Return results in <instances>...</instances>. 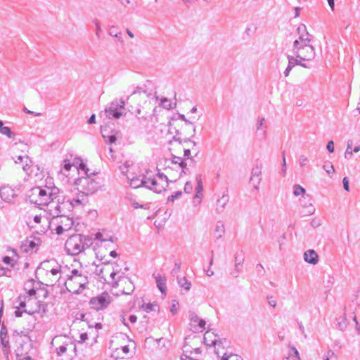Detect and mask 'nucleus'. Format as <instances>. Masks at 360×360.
Returning <instances> with one entry per match:
<instances>
[{"mask_svg":"<svg viewBox=\"0 0 360 360\" xmlns=\"http://www.w3.org/2000/svg\"><path fill=\"white\" fill-rule=\"evenodd\" d=\"M352 141H348L346 151L345 153V158L346 159H350L352 156Z\"/></svg>","mask_w":360,"mask_h":360,"instance_id":"nucleus-46","label":"nucleus"},{"mask_svg":"<svg viewBox=\"0 0 360 360\" xmlns=\"http://www.w3.org/2000/svg\"><path fill=\"white\" fill-rule=\"evenodd\" d=\"M130 166V164H129V161H126L124 163H123L122 165H120V169L121 171V172L126 175L127 176V175H129L128 174L129 172V167Z\"/></svg>","mask_w":360,"mask_h":360,"instance_id":"nucleus-51","label":"nucleus"},{"mask_svg":"<svg viewBox=\"0 0 360 360\" xmlns=\"http://www.w3.org/2000/svg\"><path fill=\"white\" fill-rule=\"evenodd\" d=\"M336 359L334 352L332 351L327 352L323 357V360H336Z\"/></svg>","mask_w":360,"mask_h":360,"instance_id":"nucleus-58","label":"nucleus"},{"mask_svg":"<svg viewBox=\"0 0 360 360\" xmlns=\"http://www.w3.org/2000/svg\"><path fill=\"white\" fill-rule=\"evenodd\" d=\"M44 226L40 231L45 233L49 229L51 232L56 233L57 235H62L63 233L70 230L73 226V220L72 218L65 215L58 216L53 219H43Z\"/></svg>","mask_w":360,"mask_h":360,"instance_id":"nucleus-5","label":"nucleus"},{"mask_svg":"<svg viewBox=\"0 0 360 360\" xmlns=\"http://www.w3.org/2000/svg\"><path fill=\"white\" fill-rule=\"evenodd\" d=\"M102 136H103V139H105V141L108 143H110V144H112V143H115L116 141V140H117V137L114 134L105 135L102 131Z\"/></svg>","mask_w":360,"mask_h":360,"instance_id":"nucleus-50","label":"nucleus"},{"mask_svg":"<svg viewBox=\"0 0 360 360\" xmlns=\"http://www.w3.org/2000/svg\"><path fill=\"white\" fill-rule=\"evenodd\" d=\"M196 191H198V193H201L202 192V181L200 176L196 178Z\"/></svg>","mask_w":360,"mask_h":360,"instance_id":"nucleus-57","label":"nucleus"},{"mask_svg":"<svg viewBox=\"0 0 360 360\" xmlns=\"http://www.w3.org/2000/svg\"><path fill=\"white\" fill-rule=\"evenodd\" d=\"M172 160L169 161V163L180 169L181 172H184V169L186 168V164L183 161L182 158L180 156H176L173 153H172Z\"/></svg>","mask_w":360,"mask_h":360,"instance_id":"nucleus-26","label":"nucleus"},{"mask_svg":"<svg viewBox=\"0 0 360 360\" xmlns=\"http://www.w3.org/2000/svg\"><path fill=\"white\" fill-rule=\"evenodd\" d=\"M289 352H288V356L290 359L292 360H300V354L297 351V349L294 347L289 345Z\"/></svg>","mask_w":360,"mask_h":360,"instance_id":"nucleus-35","label":"nucleus"},{"mask_svg":"<svg viewBox=\"0 0 360 360\" xmlns=\"http://www.w3.org/2000/svg\"><path fill=\"white\" fill-rule=\"evenodd\" d=\"M229 200V197L227 194L222 195V196L219 199L217 200L216 210L218 213H220L224 211Z\"/></svg>","mask_w":360,"mask_h":360,"instance_id":"nucleus-27","label":"nucleus"},{"mask_svg":"<svg viewBox=\"0 0 360 360\" xmlns=\"http://www.w3.org/2000/svg\"><path fill=\"white\" fill-rule=\"evenodd\" d=\"M33 301L31 298H27L26 297H19L18 299L15 301V315L16 317L22 316L23 311L25 307H29V303H32Z\"/></svg>","mask_w":360,"mask_h":360,"instance_id":"nucleus-15","label":"nucleus"},{"mask_svg":"<svg viewBox=\"0 0 360 360\" xmlns=\"http://www.w3.org/2000/svg\"><path fill=\"white\" fill-rule=\"evenodd\" d=\"M66 271H68L67 266H62L58 264V268L55 267L54 269H51L50 271L45 273L46 285H53L56 283H58L59 285H62Z\"/></svg>","mask_w":360,"mask_h":360,"instance_id":"nucleus-10","label":"nucleus"},{"mask_svg":"<svg viewBox=\"0 0 360 360\" xmlns=\"http://www.w3.org/2000/svg\"><path fill=\"white\" fill-rule=\"evenodd\" d=\"M221 360H243V359L240 356L235 354L231 353L230 354H227L225 353L223 354Z\"/></svg>","mask_w":360,"mask_h":360,"instance_id":"nucleus-44","label":"nucleus"},{"mask_svg":"<svg viewBox=\"0 0 360 360\" xmlns=\"http://www.w3.org/2000/svg\"><path fill=\"white\" fill-rule=\"evenodd\" d=\"M158 307V304L155 303L153 304H144L142 305V308L148 313L155 311L156 308Z\"/></svg>","mask_w":360,"mask_h":360,"instance_id":"nucleus-47","label":"nucleus"},{"mask_svg":"<svg viewBox=\"0 0 360 360\" xmlns=\"http://www.w3.org/2000/svg\"><path fill=\"white\" fill-rule=\"evenodd\" d=\"M299 38L295 39L292 45V52L296 58L302 60H311L316 55L314 48L310 44V34L307 32L304 25L297 27Z\"/></svg>","mask_w":360,"mask_h":360,"instance_id":"nucleus-2","label":"nucleus"},{"mask_svg":"<svg viewBox=\"0 0 360 360\" xmlns=\"http://www.w3.org/2000/svg\"><path fill=\"white\" fill-rule=\"evenodd\" d=\"M306 208L305 214L307 215H311L315 212V208L311 204H309V205H304V206Z\"/></svg>","mask_w":360,"mask_h":360,"instance_id":"nucleus-60","label":"nucleus"},{"mask_svg":"<svg viewBox=\"0 0 360 360\" xmlns=\"http://www.w3.org/2000/svg\"><path fill=\"white\" fill-rule=\"evenodd\" d=\"M31 304L29 303V307H25V309L23 311V313L27 314L28 315H33L36 314L37 312H39L40 310V306L37 305L35 309H33L31 307Z\"/></svg>","mask_w":360,"mask_h":360,"instance_id":"nucleus-43","label":"nucleus"},{"mask_svg":"<svg viewBox=\"0 0 360 360\" xmlns=\"http://www.w3.org/2000/svg\"><path fill=\"white\" fill-rule=\"evenodd\" d=\"M110 302V295L108 292H103L96 297H92L89 301V305L91 308L98 311L106 308Z\"/></svg>","mask_w":360,"mask_h":360,"instance_id":"nucleus-12","label":"nucleus"},{"mask_svg":"<svg viewBox=\"0 0 360 360\" xmlns=\"http://www.w3.org/2000/svg\"><path fill=\"white\" fill-rule=\"evenodd\" d=\"M86 195L84 194L79 195L76 198H74L72 199L67 198V200L70 203V205L72 207V210L75 207L79 206L84 205L86 202Z\"/></svg>","mask_w":360,"mask_h":360,"instance_id":"nucleus-25","label":"nucleus"},{"mask_svg":"<svg viewBox=\"0 0 360 360\" xmlns=\"http://www.w3.org/2000/svg\"><path fill=\"white\" fill-rule=\"evenodd\" d=\"M179 117L185 122V125L191 129V133L188 134L191 136H194L195 134V127L191 121L188 120L184 115H179Z\"/></svg>","mask_w":360,"mask_h":360,"instance_id":"nucleus-33","label":"nucleus"},{"mask_svg":"<svg viewBox=\"0 0 360 360\" xmlns=\"http://www.w3.org/2000/svg\"><path fill=\"white\" fill-rule=\"evenodd\" d=\"M1 198L7 202H12L17 196L15 191L10 186H4L0 189Z\"/></svg>","mask_w":360,"mask_h":360,"instance_id":"nucleus-19","label":"nucleus"},{"mask_svg":"<svg viewBox=\"0 0 360 360\" xmlns=\"http://www.w3.org/2000/svg\"><path fill=\"white\" fill-rule=\"evenodd\" d=\"M182 195L181 191H176L167 198V202H174L175 199L179 198Z\"/></svg>","mask_w":360,"mask_h":360,"instance_id":"nucleus-56","label":"nucleus"},{"mask_svg":"<svg viewBox=\"0 0 360 360\" xmlns=\"http://www.w3.org/2000/svg\"><path fill=\"white\" fill-rule=\"evenodd\" d=\"M178 284L186 291H188L191 288V283L186 277L178 278Z\"/></svg>","mask_w":360,"mask_h":360,"instance_id":"nucleus-36","label":"nucleus"},{"mask_svg":"<svg viewBox=\"0 0 360 360\" xmlns=\"http://www.w3.org/2000/svg\"><path fill=\"white\" fill-rule=\"evenodd\" d=\"M305 189L302 187L300 185L296 184L293 186V194L295 196H298L300 195H304L305 193Z\"/></svg>","mask_w":360,"mask_h":360,"instance_id":"nucleus-45","label":"nucleus"},{"mask_svg":"<svg viewBox=\"0 0 360 360\" xmlns=\"http://www.w3.org/2000/svg\"><path fill=\"white\" fill-rule=\"evenodd\" d=\"M178 307H179L178 302L174 301L172 304L171 305L170 311L173 314H176L177 313V311H178Z\"/></svg>","mask_w":360,"mask_h":360,"instance_id":"nucleus-63","label":"nucleus"},{"mask_svg":"<svg viewBox=\"0 0 360 360\" xmlns=\"http://www.w3.org/2000/svg\"><path fill=\"white\" fill-rule=\"evenodd\" d=\"M324 170L328 174H333L335 172L334 167L330 162H326L323 166Z\"/></svg>","mask_w":360,"mask_h":360,"instance_id":"nucleus-53","label":"nucleus"},{"mask_svg":"<svg viewBox=\"0 0 360 360\" xmlns=\"http://www.w3.org/2000/svg\"><path fill=\"white\" fill-rule=\"evenodd\" d=\"M204 342L207 346L217 347L223 345V340L219 339L214 332L207 330L204 335Z\"/></svg>","mask_w":360,"mask_h":360,"instance_id":"nucleus-16","label":"nucleus"},{"mask_svg":"<svg viewBox=\"0 0 360 360\" xmlns=\"http://www.w3.org/2000/svg\"><path fill=\"white\" fill-rule=\"evenodd\" d=\"M95 240L101 242L110 241L114 243L116 240V238L106 232H98L95 234Z\"/></svg>","mask_w":360,"mask_h":360,"instance_id":"nucleus-24","label":"nucleus"},{"mask_svg":"<svg viewBox=\"0 0 360 360\" xmlns=\"http://www.w3.org/2000/svg\"><path fill=\"white\" fill-rule=\"evenodd\" d=\"M62 284L65 285L70 292L79 294L89 284L88 272L83 268L68 270L66 271Z\"/></svg>","mask_w":360,"mask_h":360,"instance_id":"nucleus-3","label":"nucleus"},{"mask_svg":"<svg viewBox=\"0 0 360 360\" xmlns=\"http://www.w3.org/2000/svg\"><path fill=\"white\" fill-rule=\"evenodd\" d=\"M96 273L101 281L110 283L113 286L117 285L121 276L116 277L120 273L119 266L115 262H104L101 266H97Z\"/></svg>","mask_w":360,"mask_h":360,"instance_id":"nucleus-7","label":"nucleus"},{"mask_svg":"<svg viewBox=\"0 0 360 360\" xmlns=\"http://www.w3.org/2000/svg\"><path fill=\"white\" fill-rule=\"evenodd\" d=\"M34 281L33 280H30V281H28L25 284V290L26 291V292L30 295V296H33L36 294V290L35 288L33 287V288H28V286H32L34 285Z\"/></svg>","mask_w":360,"mask_h":360,"instance_id":"nucleus-38","label":"nucleus"},{"mask_svg":"<svg viewBox=\"0 0 360 360\" xmlns=\"http://www.w3.org/2000/svg\"><path fill=\"white\" fill-rule=\"evenodd\" d=\"M156 285L160 292L165 295L166 293V278L160 276L155 277Z\"/></svg>","mask_w":360,"mask_h":360,"instance_id":"nucleus-31","label":"nucleus"},{"mask_svg":"<svg viewBox=\"0 0 360 360\" xmlns=\"http://www.w3.org/2000/svg\"><path fill=\"white\" fill-rule=\"evenodd\" d=\"M68 339L66 336H56L52 340V345H57L59 343H62V345H59L58 347H56V351L58 356H61L67 351V347L68 346V342H70V341H68Z\"/></svg>","mask_w":360,"mask_h":360,"instance_id":"nucleus-18","label":"nucleus"},{"mask_svg":"<svg viewBox=\"0 0 360 360\" xmlns=\"http://www.w3.org/2000/svg\"><path fill=\"white\" fill-rule=\"evenodd\" d=\"M168 186V179L162 173L154 175L151 172H146V187L155 193H161Z\"/></svg>","mask_w":360,"mask_h":360,"instance_id":"nucleus-9","label":"nucleus"},{"mask_svg":"<svg viewBox=\"0 0 360 360\" xmlns=\"http://www.w3.org/2000/svg\"><path fill=\"white\" fill-rule=\"evenodd\" d=\"M189 319L191 321V325L193 329L194 330V326H195L198 323L200 319L198 316V315L195 313L190 312Z\"/></svg>","mask_w":360,"mask_h":360,"instance_id":"nucleus-41","label":"nucleus"},{"mask_svg":"<svg viewBox=\"0 0 360 360\" xmlns=\"http://www.w3.org/2000/svg\"><path fill=\"white\" fill-rule=\"evenodd\" d=\"M242 269H243V266H240V265L234 264V268L231 271L230 275L231 276V277L236 278L239 276L240 273L242 271Z\"/></svg>","mask_w":360,"mask_h":360,"instance_id":"nucleus-42","label":"nucleus"},{"mask_svg":"<svg viewBox=\"0 0 360 360\" xmlns=\"http://www.w3.org/2000/svg\"><path fill=\"white\" fill-rule=\"evenodd\" d=\"M44 218H49L48 217H42L41 215H35L32 221L31 220V217H29V221L27 222V225L30 226L32 228L37 229V232L40 233L41 232L40 230L43 229L44 226V224L43 223V219Z\"/></svg>","mask_w":360,"mask_h":360,"instance_id":"nucleus-20","label":"nucleus"},{"mask_svg":"<svg viewBox=\"0 0 360 360\" xmlns=\"http://www.w3.org/2000/svg\"><path fill=\"white\" fill-rule=\"evenodd\" d=\"M16 359L17 360H32L30 356L20 354L19 349L17 350Z\"/></svg>","mask_w":360,"mask_h":360,"instance_id":"nucleus-59","label":"nucleus"},{"mask_svg":"<svg viewBox=\"0 0 360 360\" xmlns=\"http://www.w3.org/2000/svg\"><path fill=\"white\" fill-rule=\"evenodd\" d=\"M127 179L130 186L138 188L141 186L146 187V174L143 176H134L133 174L127 175Z\"/></svg>","mask_w":360,"mask_h":360,"instance_id":"nucleus-17","label":"nucleus"},{"mask_svg":"<svg viewBox=\"0 0 360 360\" xmlns=\"http://www.w3.org/2000/svg\"><path fill=\"white\" fill-rule=\"evenodd\" d=\"M58 267V264L54 259L44 261L41 263L40 269L45 271V273L50 271L51 269Z\"/></svg>","mask_w":360,"mask_h":360,"instance_id":"nucleus-29","label":"nucleus"},{"mask_svg":"<svg viewBox=\"0 0 360 360\" xmlns=\"http://www.w3.org/2000/svg\"><path fill=\"white\" fill-rule=\"evenodd\" d=\"M251 176L256 177H261L262 176V167L256 166L252 169Z\"/></svg>","mask_w":360,"mask_h":360,"instance_id":"nucleus-52","label":"nucleus"},{"mask_svg":"<svg viewBox=\"0 0 360 360\" xmlns=\"http://www.w3.org/2000/svg\"><path fill=\"white\" fill-rule=\"evenodd\" d=\"M244 257L242 255L236 254L234 256V264L240 266H243L244 262Z\"/></svg>","mask_w":360,"mask_h":360,"instance_id":"nucleus-55","label":"nucleus"},{"mask_svg":"<svg viewBox=\"0 0 360 360\" xmlns=\"http://www.w3.org/2000/svg\"><path fill=\"white\" fill-rule=\"evenodd\" d=\"M288 66H287L286 69L285 70V71L283 72L285 77H288L289 75L291 70L293 68V63H294L292 62V60H294V56L288 55Z\"/></svg>","mask_w":360,"mask_h":360,"instance_id":"nucleus-40","label":"nucleus"},{"mask_svg":"<svg viewBox=\"0 0 360 360\" xmlns=\"http://www.w3.org/2000/svg\"><path fill=\"white\" fill-rule=\"evenodd\" d=\"M139 89V88H138ZM131 97L142 101L139 106L131 112L139 120L152 121L155 115L158 97L155 94L148 93L146 91H134Z\"/></svg>","mask_w":360,"mask_h":360,"instance_id":"nucleus-1","label":"nucleus"},{"mask_svg":"<svg viewBox=\"0 0 360 360\" xmlns=\"http://www.w3.org/2000/svg\"><path fill=\"white\" fill-rule=\"evenodd\" d=\"M193 191V185L190 181H187L184 186V192L186 193H191Z\"/></svg>","mask_w":360,"mask_h":360,"instance_id":"nucleus-61","label":"nucleus"},{"mask_svg":"<svg viewBox=\"0 0 360 360\" xmlns=\"http://www.w3.org/2000/svg\"><path fill=\"white\" fill-rule=\"evenodd\" d=\"M304 259L305 262L316 264L318 263V255L314 250H309L304 253Z\"/></svg>","mask_w":360,"mask_h":360,"instance_id":"nucleus-23","label":"nucleus"},{"mask_svg":"<svg viewBox=\"0 0 360 360\" xmlns=\"http://www.w3.org/2000/svg\"><path fill=\"white\" fill-rule=\"evenodd\" d=\"M0 134L6 136L8 139H15V134L8 127H4V124L0 128Z\"/></svg>","mask_w":360,"mask_h":360,"instance_id":"nucleus-34","label":"nucleus"},{"mask_svg":"<svg viewBox=\"0 0 360 360\" xmlns=\"http://www.w3.org/2000/svg\"><path fill=\"white\" fill-rule=\"evenodd\" d=\"M14 162L15 164H21L22 162H25V165H22V169L25 172H27L30 167L31 160L27 155H19L16 158V159H14Z\"/></svg>","mask_w":360,"mask_h":360,"instance_id":"nucleus-28","label":"nucleus"},{"mask_svg":"<svg viewBox=\"0 0 360 360\" xmlns=\"http://www.w3.org/2000/svg\"><path fill=\"white\" fill-rule=\"evenodd\" d=\"M266 128L265 119L264 117L259 118L257 123V132H261L262 136L265 137L266 134Z\"/></svg>","mask_w":360,"mask_h":360,"instance_id":"nucleus-32","label":"nucleus"},{"mask_svg":"<svg viewBox=\"0 0 360 360\" xmlns=\"http://www.w3.org/2000/svg\"><path fill=\"white\" fill-rule=\"evenodd\" d=\"M91 245V240L81 234L71 236L65 242V248L68 255H78Z\"/></svg>","mask_w":360,"mask_h":360,"instance_id":"nucleus-8","label":"nucleus"},{"mask_svg":"<svg viewBox=\"0 0 360 360\" xmlns=\"http://www.w3.org/2000/svg\"><path fill=\"white\" fill-rule=\"evenodd\" d=\"M169 150L176 153H178V150L184 152V156L185 158H188L191 155V150L188 148H186L185 146L182 145V141L180 138H176L174 136L173 139L169 141Z\"/></svg>","mask_w":360,"mask_h":360,"instance_id":"nucleus-14","label":"nucleus"},{"mask_svg":"<svg viewBox=\"0 0 360 360\" xmlns=\"http://www.w3.org/2000/svg\"><path fill=\"white\" fill-rule=\"evenodd\" d=\"M109 34L112 37H117L119 39V40L120 41V35H121V32H116L115 30H114V27H112L110 31H109ZM121 41H122L121 40Z\"/></svg>","mask_w":360,"mask_h":360,"instance_id":"nucleus-62","label":"nucleus"},{"mask_svg":"<svg viewBox=\"0 0 360 360\" xmlns=\"http://www.w3.org/2000/svg\"><path fill=\"white\" fill-rule=\"evenodd\" d=\"M3 262L6 264L11 265V266H13V259L8 256L4 257Z\"/></svg>","mask_w":360,"mask_h":360,"instance_id":"nucleus-64","label":"nucleus"},{"mask_svg":"<svg viewBox=\"0 0 360 360\" xmlns=\"http://www.w3.org/2000/svg\"><path fill=\"white\" fill-rule=\"evenodd\" d=\"M41 241L39 238H27L25 240L24 244L25 249L24 250L26 252L31 251L34 252L37 250Z\"/></svg>","mask_w":360,"mask_h":360,"instance_id":"nucleus-21","label":"nucleus"},{"mask_svg":"<svg viewBox=\"0 0 360 360\" xmlns=\"http://www.w3.org/2000/svg\"><path fill=\"white\" fill-rule=\"evenodd\" d=\"M261 180H262V177H256V176H250V181L252 183V184L253 185L254 188L255 190L259 189V186Z\"/></svg>","mask_w":360,"mask_h":360,"instance_id":"nucleus-48","label":"nucleus"},{"mask_svg":"<svg viewBox=\"0 0 360 360\" xmlns=\"http://www.w3.org/2000/svg\"><path fill=\"white\" fill-rule=\"evenodd\" d=\"M158 103L165 109L169 110L172 108V103L167 98H162L160 101L158 100Z\"/></svg>","mask_w":360,"mask_h":360,"instance_id":"nucleus-37","label":"nucleus"},{"mask_svg":"<svg viewBox=\"0 0 360 360\" xmlns=\"http://www.w3.org/2000/svg\"><path fill=\"white\" fill-rule=\"evenodd\" d=\"M206 326V321L203 319H200L198 322V323L194 326V331L198 332V331H202L205 329Z\"/></svg>","mask_w":360,"mask_h":360,"instance_id":"nucleus-49","label":"nucleus"},{"mask_svg":"<svg viewBox=\"0 0 360 360\" xmlns=\"http://www.w3.org/2000/svg\"><path fill=\"white\" fill-rule=\"evenodd\" d=\"M56 191H58V188L56 187L36 186L30 189L27 193V200L33 204L43 205L47 204L51 197L56 196Z\"/></svg>","mask_w":360,"mask_h":360,"instance_id":"nucleus-6","label":"nucleus"},{"mask_svg":"<svg viewBox=\"0 0 360 360\" xmlns=\"http://www.w3.org/2000/svg\"><path fill=\"white\" fill-rule=\"evenodd\" d=\"M224 233V224L221 221H217L214 227V237L216 238L217 240H219L223 237Z\"/></svg>","mask_w":360,"mask_h":360,"instance_id":"nucleus-30","label":"nucleus"},{"mask_svg":"<svg viewBox=\"0 0 360 360\" xmlns=\"http://www.w3.org/2000/svg\"><path fill=\"white\" fill-rule=\"evenodd\" d=\"M191 129L187 127L186 125H185V127L184 129H183V134L185 136V138L184 139V143H191L192 144L193 146H195V142L194 141H191L189 140L188 138H187V136L188 137H191L190 135H188L190 133H191Z\"/></svg>","mask_w":360,"mask_h":360,"instance_id":"nucleus-39","label":"nucleus"},{"mask_svg":"<svg viewBox=\"0 0 360 360\" xmlns=\"http://www.w3.org/2000/svg\"><path fill=\"white\" fill-rule=\"evenodd\" d=\"M79 163V166H76V169L79 173H83L84 176L77 178L75 181V186L77 190L85 195H91L96 192L100 187L99 182L91 176L88 174L89 169L86 165L80 159H78L74 165Z\"/></svg>","mask_w":360,"mask_h":360,"instance_id":"nucleus-4","label":"nucleus"},{"mask_svg":"<svg viewBox=\"0 0 360 360\" xmlns=\"http://www.w3.org/2000/svg\"><path fill=\"white\" fill-rule=\"evenodd\" d=\"M44 205L46 206L45 212L49 215L48 217H49V219L58 217V212H56V210L55 209V199L52 198H50L47 204H44Z\"/></svg>","mask_w":360,"mask_h":360,"instance_id":"nucleus-22","label":"nucleus"},{"mask_svg":"<svg viewBox=\"0 0 360 360\" xmlns=\"http://www.w3.org/2000/svg\"><path fill=\"white\" fill-rule=\"evenodd\" d=\"M51 198L55 199V209L58 212V216L65 215L72 211L70 203L59 191H56V196Z\"/></svg>","mask_w":360,"mask_h":360,"instance_id":"nucleus-11","label":"nucleus"},{"mask_svg":"<svg viewBox=\"0 0 360 360\" xmlns=\"http://www.w3.org/2000/svg\"><path fill=\"white\" fill-rule=\"evenodd\" d=\"M125 102L122 99L112 101L108 108L105 110V115L109 119H118L122 115V110L124 108Z\"/></svg>","mask_w":360,"mask_h":360,"instance_id":"nucleus-13","label":"nucleus"},{"mask_svg":"<svg viewBox=\"0 0 360 360\" xmlns=\"http://www.w3.org/2000/svg\"><path fill=\"white\" fill-rule=\"evenodd\" d=\"M72 167V165L65 161V164L63 165V167L60 169V172L63 173V174L65 176H68V174H67L66 172H68L70 170Z\"/></svg>","mask_w":360,"mask_h":360,"instance_id":"nucleus-54","label":"nucleus"}]
</instances>
